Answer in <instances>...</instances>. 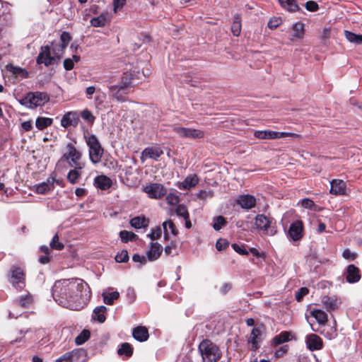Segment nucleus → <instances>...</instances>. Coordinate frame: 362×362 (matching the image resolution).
Returning a JSON list of instances; mask_svg holds the SVG:
<instances>
[{
	"label": "nucleus",
	"mask_w": 362,
	"mask_h": 362,
	"mask_svg": "<svg viewBox=\"0 0 362 362\" xmlns=\"http://www.w3.org/2000/svg\"><path fill=\"white\" fill-rule=\"evenodd\" d=\"M81 117L89 122H93L95 117L90 111L84 110L81 112Z\"/></svg>",
	"instance_id": "obj_55"
},
{
	"label": "nucleus",
	"mask_w": 362,
	"mask_h": 362,
	"mask_svg": "<svg viewBox=\"0 0 362 362\" xmlns=\"http://www.w3.org/2000/svg\"><path fill=\"white\" fill-rule=\"evenodd\" d=\"M226 219L223 216H219L214 219L212 226L214 230H219L226 224Z\"/></svg>",
	"instance_id": "obj_46"
},
{
	"label": "nucleus",
	"mask_w": 362,
	"mask_h": 362,
	"mask_svg": "<svg viewBox=\"0 0 362 362\" xmlns=\"http://www.w3.org/2000/svg\"><path fill=\"white\" fill-rule=\"evenodd\" d=\"M236 202L243 209L247 210L253 208L256 204V199L249 194L240 195Z\"/></svg>",
	"instance_id": "obj_15"
},
{
	"label": "nucleus",
	"mask_w": 362,
	"mask_h": 362,
	"mask_svg": "<svg viewBox=\"0 0 362 362\" xmlns=\"http://www.w3.org/2000/svg\"><path fill=\"white\" fill-rule=\"evenodd\" d=\"M282 21L280 18L273 17L268 22V27L270 29H275L281 25Z\"/></svg>",
	"instance_id": "obj_54"
},
{
	"label": "nucleus",
	"mask_w": 362,
	"mask_h": 362,
	"mask_svg": "<svg viewBox=\"0 0 362 362\" xmlns=\"http://www.w3.org/2000/svg\"><path fill=\"white\" fill-rule=\"evenodd\" d=\"M51 248L54 250H61L64 247L63 243L59 242V236L57 234L54 235L50 243Z\"/></svg>",
	"instance_id": "obj_48"
},
{
	"label": "nucleus",
	"mask_w": 362,
	"mask_h": 362,
	"mask_svg": "<svg viewBox=\"0 0 362 362\" xmlns=\"http://www.w3.org/2000/svg\"><path fill=\"white\" fill-rule=\"evenodd\" d=\"M255 224L257 229L267 231L271 226V220L264 214H259L255 218Z\"/></svg>",
	"instance_id": "obj_24"
},
{
	"label": "nucleus",
	"mask_w": 362,
	"mask_h": 362,
	"mask_svg": "<svg viewBox=\"0 0 362 362\" xmlns=\"http://www.w3.org/2000/svg\"><path fill=\"white\" fill-rule=\"evenodd\" d=\"M49 101V96L42 92H35L28 93L21 100V103L30 108L42 106Z\"/></svg>",
	"instance_id": "obj_6"
},
{
	"label": "nucleus",
	"mask_w": 362,
	"mask_h": 362,
	"mask_svg": "<svg viewBox=\"0 0 362 362\" xmlns=\"http://www.w3.org/2000/svg\"><path fill=\"white\" fill-rule=\"evenodd\" d=\"M8 281L17 289L21 290L25 286V274L23 269L17 266H12L10 269Z\"/></svg>",
	"instance_id": "obj_8"
},
{
	"label": "nucleus",
	"mask_w": 362,
	"mask_h": 362,
	"mask_svg": "<svg viewBox=\"0 0 362 362\" xmlns=\"http://www.w3.org/2000/svg\"><path fill=\"white\" fill-rule=\"evenodd\" d=\"M294 338V334L291 332H282L273 338L274 345H279L282 343L289 341Z\"/></svg>",
	"instance_id": "obj_29"
},
{
	"label": "nucleus",
	"mask_w": 362,
	"mask_h": 362,
	"mask_svg": "<svg viewBox=\"0 0 362 362\" xmlns=\"http://www.w3.org/2000/svg\"><path fill=\"white\" fill-rule=\"evenodd\" d=\"M90 337V332L88 330H83L78 336L75 339V341L78 345L83 344Z\"/></svg>",
	"instance_id": "obj_47"
},
{
	"label": "nucleus",
	"mask_w": 362,
	"mask_h": 362,
	"mask_svg": "<svg viewBox=\"0 0 362 362\" xmlns=\"http://www.w3.org/2000/svg\"><path fill=\"white\" fill-rule=\"evenodd\" d=\"M232 247L233 250L240 255H247L248 252L244 247L243 245H240L238 244L234 243L232 245Z\"/></svg>",
	"instance_id": "obj_58"
},
{
	"label": "nucleus",
	"mask_w": 362,
	"mask_h": 362,
	"mask_svg": "<svg viewBox=\"0 0 362 362\" xmlns=\"http://www.w3.org/2000/svg\"><path fill=\"white\" fill-rule=\"evenodd\" d=\"M161 228L160 227H156L152 229L151 233L148 234V237L150 238L151 240H156L161 236Z\"/></svg>",
	"instance_id": "obj_53"
},
{
	"label": "nucleus",
	"mask_w": 362,
	"mask_h": 362,
	"mask_svg": "<svg viewBox=\"0 0 362 362\" xmlns=\"http://www.w3.org/2000/svg\"><path fill=\"white\" fill-rule=\"evenodd\" d=\"M279 1L281 6L288 11L295 12L298 10L296 0H279Z\"/></svg>",
	"instance_id": "obj_36"
},
{
	"label": "nucleus",
	"mask_w": 362,
	"mask_h": 362,
	"mask_svg": "<svg viewBox=\"0 0 362 362\" xmlns=\"http://www.w3.org/2000/svg\"><path fill=\"white\" fill-rule=\"evenodd\" d=\"M62 57L61 54H59L56 50H52V54L49 46H43L41 47V51L37 57V63L38 64H44L46 66L50 64L57 63Z\"/></svg>",
	"instance_id": "obj_7"
},
{
	"label": "nucleus",
	"mask_w": 362,
	"mask_h": 362,
	"mask_svg": "<svg viewBox=\"0 0 362 362\" xmlns=\"http://www.w3.org/2000/svg\"><path fill=\"white\" fill-rule=\"evenodd\" d=\"M304 26H305L304 24L300 21L293 24V25L292 27L293 33L292 34L290 40H295L297 39L303 38L304 33H305Z\"/></svg>",
	"instance_id": "obj_28"
},
{
	"label": "nucleus",
	"mask_w": 362,
	"mask_h": 362,
	"mask_svg": "<svg viewBox=\"0 0 362 362\" xmlns=\"http://www.w3.org/2000/svg\"><path fill=\"white\" fill-rule=\"evenodd\" d=\"M119 355H126L130 356L132 354L133 350L131 345L128 343H123L121 347L117 351Z\"/></svg>",
	"instance_id": "obj_42"
},
{
	"label": "nucleus",
	"mask_w": 362,
	"mask_h": 362,
	"mask_svg": "<svg viewBox=\"0 0 362 362\" xmlns=\"http://www.w3.org/2000/svg\"><path fill=\"white\" fill-rule=\"evenodd\" d=\"M163 154V151L159 146H154L147 147L141 152V160L142 162H144L148 158L157 160Z\"/></svg>",
	"instance_id": "obj_12"
},
{
	"label": "nucleus",
	"mask_w": 362,
	"mask_h": 362,
	"mask_svg": "<svg viewBox=\"0 0 362 362\" xmlns=\"http://www.w3.org/2000/svg\"><path fill=\"white\" fill-rule=\"evenodd\" d=\"M107 16L105 14H101L98 17L93 18L90 20V23L94 27H101L106 24Z\"/></svg>",
	"instance_id": "obj_41"
},
{
	"label": "nucleus",
	"mask_w": 362,
	"mask_h": 362,
	"mask_svg": "<svg viewBox=\"0 0 362 362\" xmlns=\"http://www.w3.org/2000/svg\"><path fill=\"white\" fill-rule=\"evenodd\" d=\"M119 237L122 241L127 243L129 240H133L136 238V235L132 232H129L127 230H122L119 233Z\"/></svg>",
	"instance_id": "obj_43"
},
{
	"label": "nucleus",
	"mask_w": 362,
	"mask_h": 362,
	"mask_svg": "<svg viewBox=\"0 0 362 362\" xmlns=\"http://www.w3.org/2000/svg\"><path fill=\"white\" fill-rule=\"evenodd\" d=\"M166 202L168 204L174 206L179 203L180 199L179 197L174 194V193H170L166 196Z\"/></svg>",
	"instance_id": "obj_49"
},
{
	"label": "nucleus",
	"mask_w": 362,
	"mask_h": 362,
	"mask_svg": "<svg viewBox=\"0 0 362 362\" xmlns=\"http://www.w3.org/2000/svg\"><path fill=\"white\" fill-rule=\"evenodd\" d=\"M132 85V77L130 74L122 78L121 82L109 87L110 95L117 101H124V95L130 92Z\"/></svg>",
	"instance_id": "obj_4"
},
{
	"label": "nucleus",
	"mask_w": 362,
	"mask_h": 362,
	"mask_svg": "<svg viewBox=\"0 0 362 362\" xmlns=\"http://www.w3.org/2000/svg\"><path fill=\"white\" fill-rule=\"evenodd\" d=\"M361 279L359 269L354 264H350L347 267V274L346 279L349 283L353 284L358 282Z\"/></svg>",
	"instance_id": "obj_21"
},
{
	"label": "nucleus",
	"mask_w": 362,
	"mask_h": 362,
	"mask_svg": "<svg viewBox=\"0 0 362 362\" xmlns=\"http://www.w3.org/2000/svg\"><path fill=\"white\" fill-rule=\"evenodd\" d=\"M79 120L78 115L75 112H69L61 119V125L64 127L76 126Z\"/></svg>",
	"instance_id": "obj_17"
},
{
	"label": "nucleus",
	"mask_w": 362,
	"mask_h": 362,
	"mask_svg": "<svg viewBox=\"0 0 362 362\" xmlns=\"http://www.w3.org/2000/svg\"><path fill=\"white\" fill-rule=\"evenodd\" d=\"M261 332L258 328H253L250 337L249 338V343L252 344V349L255 351L258 348V343L259 341V337Z\"/></svg>",
	"instance_id": "obj_31"
},
{
	"label": "nucleus",
	"mask_w": 362,
	"mask_h": 362,
	"mask_svg": "<svg viewBox=\"0 0 362 362\" xmlns=\"http://www.w3.org/2000/svg\"><path fill=\"white\" fill-rule=\"evenodd\" d=\"M163 247L158 243H151L150 249L147 252L148 259L151 261L157 259L161 255Z\"/></svg>",
	"instance_id": "obj_25"
},
{
	"label": "nucleus",
	"mask_w": 362,
	"mask_h": 362,
	"mask_svg": "<svg viewBox=\"0 0 362 362\" xmlns=\"http://www.w3.org/2000/svg\"><path fill=\"white\" fill-rule=\"evenodd\" d=\"M329 329V330L326 332H325V329H324V331L322 332V334H323L325 335V337H326L329 339H332L334 338L337 335L336 329L333 327H330Z\"/></svg>",
	"instance_id": "obj_62"
},
{
	"label": "nucleus",
	"mask_w": 362,
	"mask_h": 362,
	"mask_svg": "<svg viewBox=\"0 0 362 362\" xmlns=\"http://www.w3.org/2000/svg\"><path fill=\"white\" fill-rule=\"evenodd\" d=\"M311 315L314 317L317 322L320 325H325L327 322L328 317L325 312L321 310H313L311 311Z\"/></svg>",
	"instance_id": "obj_32"
},
{
	"label": "nucleus",
	"mask_w": 362,
	"mask_h": 362,
	"mask_svg": "<svg viewBox=\"0 0 362 362\" xmlns=\"http://www.w3.org/2000/svg\"><path fill=\"white\" fill-rule=\"evenodd\" d=\"M67 175V180L71 184H75L81 175L83 169H78L77 167H72Z\"/></svg>",
	"instance_id": "obj_34"
},
{
	"label": "nucleus",
	"mask_w": 362,
	"mask_h": 362,
	"mask_svg": "<svg viewBox=\"0 0 362 362\" xmlns=\"http://www.w3.org/2000/svg\"><path fill=\"white\" fill-rule=\"evenodd\" d=\"M129 259V255L127 250H122L115 256V260L117 262H126Z\"/></svg>",
	"instance_id": "obj_52"
},
{
	"label": "nucleus",
	"mask_w": 362,
	"mask_h": 362,
	"mask_svg": "<svg viewBox=\"0 0 362 362\" xmlns=\"http://www.w3.org/2000/svg\"><path fill=\"white\" fill-rule=\"evenodd\" d=\"M330 185L331 194L334 195L346 194V184L344 180L339 179H334L332 181H331Z\"/></svg>",
	"instance_id": "obj_13"
},
{
	"label": "nucleus",
	"mask_w": 362,
	"mask_h": 362,
	"mask_svg": "<svg viewBox=\"0 0 362 362\" xmlns=\"http://www.w3.org/2000/svg\"><path fill=\"white\" fill-rule=\"evenodd\" d=\"M112 185L111 179L106 175H98L94 179V185L101 190L108 189Z\"/></svg>",
	"instance_id": "obj_19"
},
{
	"label": "nucleus",
	"mask_w": 362,
	"mask_h": 362,
	"mask_svg": "<svg viewBox=\"0 0 362 362\" xmlns=\"http://www.w3.org/2000/svg\"><path fill=\"white\" fill-rule=\"evenodd\" d=\"M64 357H71V362H84L86 361V351L82 349L73 350L64 354Z\"/></svg>",
	"instance_id": "obj_18"
},
{
	"label": "nucleus",
	"mask_w": 362,
	"mask_h": 362,
	"mask_svg": "<svg viewBox=\"0 0 362 362\" xmlns=\"http://www.w3.org/2000/svg\"><path fill=\"white\" fill-rule=\"evenodd\" d=\"M269 134L270 130H257L254 132V136L259 139H269Z\"/></svg>",
	"instance_id": "obj_51"
},
{
	"label": "nucleus",
	"mask_w": 362,
	"mask_h": 362,
	"mask_svg": "<svg viewBox=\"0 0 362 362\" xmlns=\"http://www.w3.org/2000/svg\"><path fill=\"white\" fill-rule=\"evenodd\" d=\"M199 351L203 362H216L221 357V351L219 348L208 339L203 340L200 343Z\"/></svg>",
	"instance_id": "obj_3"
},
{
	"label": "nucleus",
	"mask_w": 362,
	"mask_h": 362,
	"mask_svg": "<svg viewBox=\"0 0 362 362\" xmlns=\"http://www.w3.org/2000/svg\"><path fill=\"white\" fill-rule=\"evenodd\" d=\"M62 159L66 160L70 167H77L78 169H83L86 165L82 160V153L76 148L75 142L66 144Z\"/></svg>",
	"instance_id": "obj_2"
},
{
	"label": "nucleus",
	"mask_w": 362,
	"mask_h": 362,
	"mask_svg": "<svg viewBox=\"0 0 362 362\" xmlns=\"http://www.w3.org/2000/svg\"><path fill=\"white\" fill-rule=\"evenodd\" d=\"M344 35L346 40L351 43L357 45L362 43V35H356L352 32L344 30Z\"/></svg>",
	"instance_id": "obj_38"
},
{
	"label": "nucleus",
	"mask_w": 362,
	"mask_h": 362,
	"mask_svg": "<svg viewBox=\"0 0 362 362\" xmlns=\"http://www.w3.org/2000/svg\"><path fill=\"white\" fill-rule=\"evenodd\" d=\"M131 226L135 228H141L148 225V221L144 217H134L130 221Z\"/></svg>",
	"instance_id": "obj_39"
},
{
	"label": "nucleus",
	"mask_w": 362,
	"mask_h": 362,
	"mask_svg": "<svg viewBox=\"0 0 362 362\" xmlns=\"http://www.w3.org/2000/svg\"><path fill=\"white\" fill-rule=\"evenodd\" d=\"M34 303L33 296L28 293L21 296L16 300V305L23 308H30Z\"/></svg>",
	"instance_id": "obj_27"
},
{
	"label": "nucleus",
	"mask_w": 362,
	"mask_h": 362,
	"mask_svg": "<svg viewBox=\"0 0 362 362\" xmlns=\"http://www.w3.org/2000/svg\"><path fill=\"white\" fill-rule=\"evenodd\" d=\"M144 191L150 198L159 199L165 194V189L161 184L153 183L146 186Z\"/></svg>",
	"instance_id": "obj_10"
},
{
	"label": "nucleus",
	"mask_w": 362,
	"mask_h": 362,
	"mask_svg": "<svg viewBox=\"0 0 362 362\" xmlns=\"http://www.w3.org/2000/svg\"><path fill=\"white\" fill-rule=\"evenodd\" d=\"M56 180L54 178H48L47 181L43 182L42 183H40L39 185H36V192L38 194H46L48 192L52 190L54 187V183Z\"/></svg>",
	"instance_id": "obj_23"
},
{
	"label": "nucleus",
	"mask_w": 362,
	"mask_h": 362,
	"mask_svg": "<svg viewBox=\"0 0 362 362\" xmlns=\"http://www.w3.org/2000/svg\"><path fill=\"white\" fill-rule=\"evenodd\" d=\"M86 142L89 147V158L93 163H98L101 160L103 149L96 136L93 134L86 136Z\"/></svg>",
	"instance_id": "obj_5"
},
{
	"label": "nucleus",
	"mask_w": 362,
	"mask_h": 362,
	"mask_svg": "<svg viewBox=\"0 0 362 362\" xmlns=\"http://www.w3.org/2000/svg\"><path fill=\"white\" fill-rule=\"evenodd\" d=\"M52 296L62 307L78 310L90 300L91 291L88 284L81 279H61L54 283Z\"/></svg>",
	"instance_id": "obj_1"
},
{
	"label": "nucleus",
	"mask_w": 362,
	"mask_h": 362,
	"mask_svg": "<svg viewBox=\"0 0 362 362\" xmlns=\"http://www.w3.org/2000/svg\"><path fill=\"white\" fill-rule=\"evenodd\" d=\"M10 5L8 3L0 1V19L5 16L9 13Z\"/></svg>",
	"instance_id": "obj_50"
},
{
	"label": "nucleus",
	"mask_w": 362,
	"mask_h": 362,
	"mask_svg": "<svg viewBox=\"0 0 362 362\" xmlns=\"http://www.w3.org/2000/svg\"><path fill=\"white\" fill-rule=\"evenodd\" d=\"M132 335L136 340L139 341H145L149 337L148 329L142 326L135 327L133 329Z\"/></svg>",
	"instance_id": "obj_26"
},
{
	"label": "nucleus",
	"mask_w": 362,
	"mask_h": 362,
	"mask_svg": "<svg viewBox=\"0 0 362 362\" xmlns=\"http://www.w3.org/2000/svg\"><path fill=\"white\" fill-rule=\"evenodd\" d=\"M344 259L348 260H354L356 257V255L352 252L349 249H346L342 254Z\"/></svg>",
	"instance_id": "obj_59"
},
{
	"label": "nucleus",
	"mask_w": 362,
	"mask_h": 362,
	"mask_svg": "<svg viewBox=\"0 0 362 362\" xmlns=\"http://www.w3.org/2000/svg\"><path fill=\"white\" fill-rule=\"evenodd\" d=\"M103 301L107 305H112L114 301L119 298V293L117 291L110 293L103 292Z\"/></svg>",
	"instance_id": "obj_37"
},
{
	"label": "nucleus",
	"mask_w": 362,
	"mask_h": 362,
	"mask_svg": "<svg viewBox=\"0 0 362 362\" xmlns=\"http://www.w3.org/2000/svg\"><path fill=\"white\" fill-rule=\"evenodd\" d=\"M305 342L308 349L310 351L320 350L322 348V341L317 334H308L306 337Z\"/></svg>",
	"instance_id": "obj_14"
},
{
	"label": "nucleus",
	"mask_w": 362,
	"mask_h": 362,
	"mask_svg": "<svg viewBox=\"0 0 362 362\" xmlns=\"http://www.w3.org/2000/svg\"><path fill=\"white\" fill-rule=\"evenodd\" d=\"M173 130L181 138L199 139L204 136V132L201 129L175 126Z\"/></svg>",
	"instance_id": "obj_9"
},
{
	"label": "nucleus",
	"mask_w": 362,
	"mask_h": 362,
	"mask_svg": "<svg viewBox=\"0 0 362 362\" xmlns=\"http://www.w3.org/2000/svg\"><path fill=\"white\" fill-rule=\"evenodd\" d=\"M164 233V238L168 240L170 235L176 236L178 234V230L176 228L172 220L168 219L162 224Z\"/></svg>",
	"instance_id": "obj_22"
},
{
	"label": "nucleus",
	"mask_w": 362,
	"mask_h": 362,
	"mask_svg": "<svg viewBox=\"0 0 362 362\" xmlns=\"http://www.w3.org/2000/svg\"><path fill=\"white\" fill-rule=\"evenodd\" d=\"M74 66V62L73 59L67 58L64 61V67L66 70H71Z\"/></svg>",
	"instance_id": "obj_64"
},
{
	"label": "nucleus",
	"mask_w": 362,
	"mask_h": 362,
	"mask_svg": "<svg viewBox=\"0 0 362 362\" xmlns=\"http://www.w3.org/2000/svg\"><path fill=\"white\" fill-rule=\"evenodd\" d=\"M288 235L293 241L300 240L303 236V224L301 221L292 223L288 228Z\"/></svg>",
	"instance_id": "obj_11"
},
{
	"label": "nucleus",
	"mask_w": 362,
	"mask_h": 362,
	"mask_svg": "<svg viewBox=\"0 0 362 362\" xmlns=\"http://www.w3.org/2000/svg\"><path fill=\"white\" fill-rule=\"evenodd\" d=\"M198 182L199 177L197 175H189L178 185V187L180 189H190L194 187Z\"/></svg>",
	"instance_id": "obj_20"
},
{
	"label": "nucleus",
	"mask_w": 362,
	"mask_h": 362,
	"mask_svg": "<svg viewBox=\"0 0 362 362\" xmlns=\"http://www.w3.org/2000/svg\"><path fill=\"white\" fill-rule=\"evenodd\" d=\"M231 31L235 36H239L241 31V23L238 18H235L231 25Z\"/></svg>",
	"instance_id": "obj_44"
},
{
	"label": "nucleus",
	"mask_w": 362,
	"mask_h": 362,
	"mask_svg": "<svg viewBox=\"0 0 362 362\" xmlns=\"http://www.w3.org/2000/svg\"><path fill=\"white\" fill-rule=\"evenodd\" d=\"M177 216L182 217L183 218H189V214L185 206L180 204L175 209Z\"/></svg>",
	"instance_id": "obj_45"
},
{
	"label": "nucleus",
	"mask_w": 362,
	"mask_h": 362,
	"mask_svg": "<svg viewBox=\"0 0 362 362\" xmlns=\"http://www.w3.org/2000/svg\"><path fill=\"white\" fill-rule=\"evenodd\" d=\"M229 245V243L225 239H219L216 242V247L218 250L221 251L225 250Z\"/></svg>",
	"instance_id": "obj_57"
},
{
	"label": "nucleus",
	"mask_w": 362,
	"mask_h": 362,
	"mask_svg": "<svg viewBox=\"0 0 362 362\" xmlns=\"http://www.w3.org/2000/svg\"><path fill=\"white\" fill-rule=\"evenodd\" d=\"M52 122V119L51 118L38 117L36 119L35 125L38 129L42 130L45 128L47 127L48 126L51 125Z\"/></svg>",
	"instance_id": "obj_40"
},
{
	"label": "nucleus",
	"mask_w": 362,
	"mask_h": 362,
	"mask_svg": "<svg viewBox=\"0 0 362 362\" xmlns=\"http://www.w3.org/2000/svg\"><path fill=\"white\" fill-rule=\"evenodd\" d=\"M6 68H7V70L11 71L16 76H19L23 78H25L28 76V71L25 69H22L21 67L14 66L11 64H9V65H7Z\"/></svg>",
	"instance_id": "obj_35"
},
{
	"label": "nucleus",
	"mask_w": 362,
	"mask_h": 362,
	"mask_svg": "<svg viewBox=\"0 0 362 362\" xmlns=\"http://www.w3.org/2000/svg\"><path fill=\"white\" fill-rule=\"evenodd\" d=\"M322 303L325 308L329 311L336 310L339 304L337 298L328 296H324Z\"/></svg>",
	"instance_id": "obj_30"
},
{
	"label": "nucleus",
	"mask_w": 362,
	"mask_h": 362,
	"mask_svg": "<svg viewBox=\"0 0 362 362\" xmlns=\"http://www.w3.org/2000/svg\"><path fill=\"white\" fill-rule=\"evenodd\" d=\"M177 244L175 243H171L170 245L165 246L164 252L166 255H170L173 254V251L175 250Z\"/></svg>",
	"instance_id": "obj_63"
},
{
	"label": "nucleus",
	"mask_w": 362,
	"mask_h": 362,
	"mask_svg": "<svg viewBox=\"0 0 362 362\" xmlns=\"http://www.w3.org/2000/svg\"><path fill=\"white\" fill-rule=\"evenodd\" d=\"M127 0H113L114 3V11L117 13L121 10L123 6L126 4Z\"/></svg>",
	"instance_id": "obj_60"
},
{
	"label": "nucleus",
	"mask_w": 362,
	"mask_h": 362,
	"mask_svg": "<svg viewBox=\"0 0 362 362\" xmlns=\"http://www.w3.org/2000/svg\"><path fill=\"white\" fill-rule=\"evenodd\" d=\"M308 293V289L305 287H303L296 293V298L298 301H300L303 297Z\"/></svg>",
	"instance_id": "obj_61"
},
{
	"label": "nucleus",
	"mask_w": 362,
	"mask_h": 362,
	"mask_svg": "<svg viewBox=\"0 0 362 362\" xmlns=\"http://www.w3.org/2000/svg\"><path fill=\"white\" fill-rule=\"evenodd\" d=\"M107 308L104 305L96 307L93 310V319L98 320L99 322H104L105 320V313Z\"/></svg>",
	"instance_id": "obj_33"
},
{
	"label": "nucleus",
	"mask_w": 362,
	"mask_h": 362,
	"mask_svg": "<svg viewBox=\"0 0 362 362\" xmlns=\"http://www.w3.org/2000/svg\"><path fill=\"white\" fill-rule=\"evenodd\" d=\"M305 8L309 11H316L319 8L318 4L314 1H308L305 4Z\"/></svg>",
	"instance_id": "obj_56"
},
{
	"label": "nucleus",
	"mask_w": 362,
	"mask_h": 362,
	"mask_svg": "<svg viewBox=\"0 0 362 362\" xmlns=\"http://www.w3.org/2000/svg\"><path fill=\"white\" fill-rule=\"evenodd\" d=\"M60 44L52 43V49L54 52L56 50L59 54H61V56H62L64 49L66 47L71 40L69 33L67 32H63L60 36Z\"/></svg>",
	"instance_id": "obj_16"
}]
</instances>
